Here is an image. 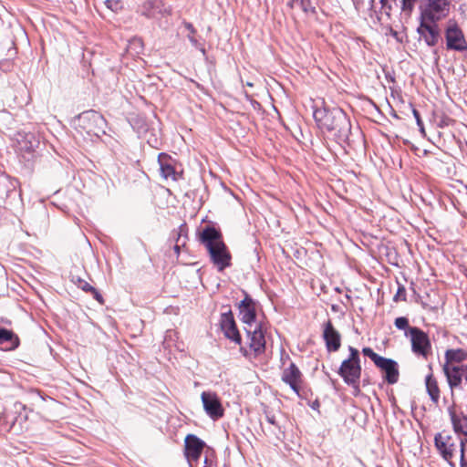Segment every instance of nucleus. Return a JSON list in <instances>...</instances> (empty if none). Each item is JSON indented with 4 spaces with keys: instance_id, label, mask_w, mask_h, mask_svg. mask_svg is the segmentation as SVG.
I'll return each mask as SVG.
<instances>
[{
    "instance_id": "nucleus-1",
    "label": "nucleus",
    "mask_w": 467,
    "mask_h": 467,
    "mask_svg": "<svg viewBox=\"0 0 467 467\" xmlns=\"http://www.w3.org/2000/svg\"><path fill=\"white\" fill-rule=\"evenodd\" d=\"M313 116L321 130L333 133L338 141L348 140L351 124L347 114L341 109H327L326 107L316 109Z\"/></svg>"
},
{
    "instance_id": "nucleus-2",
    "label": "nucleus",
    "mask_w": 467,
    "mask_h": 467,
    "mask_svg": "<svg viewBox=\"0 0 467 467\" xmlns=\"http://www.w3.org/2000/svg\"><path fill=\"white\" fill-rule=\"evenodd\" d=\"M199 241L207 249L210 260L218 271L231 266L232 255L219 229L210 225L203 227L199 233Z\"/></svg>"
},
{
    "instance_id": "nucleus-3",
    "label": "nucleus",
    "mask_w": 467,
    "mask_h": 467,
    "mask_svg": "<svg viewBox=\"0 0 467 467\" xmlns=\"http://www.w3.org/2000/svg\"><path fill=\"white\" fill-rule=\"evenodd\" d=\"M349 357L343 360L337 373L343 379L344 382L359 391V381L361 376V367L359 352L353 347L348 348Z\"/></svg>"
},
{
    "instance_id": "nucleus-4",
    "label": "nucleus",
    "mask_w": 467,
    "mask_h": 467,
    "mask_svg": "<svg viewBox=\"0 0 467 467\" xmlns=\"http://www.w3.org/2000/svg\"><path fill=\"white\" fill-rule=\"evenodd\" d=\"M434 444L441 458L451 467H456L454 459L460 456L462 438L437 433L434 437Z\"/></svg>"
},
{
    "instance_id": "nucleus-5",
    "label": "nucleus",
    "mask_w": 467,
    "mask_h": 467,
    "mask_svg": "<svg viewBox=\"0 0 467 467\" xmlns=\"http://www.w3.org/2000/svg\"><path fill=\"white\" fill-rule=\"evenodd\" d=\"M77 121L78 129L88 136L99 137L101 133H105V119L95 110L82 112L78 115Z\"/></svg>"
},
{
    "instance_id": "nucleus-6",
    "label": "nucleus",
    "mask_w": 467,
    "mask_h": 467,
    "mask_svg": "<svg viewBox=\"0 0 467 467\" xmlns=\"http://www.w3.org/2000/svg\"><path fill=\"white\" fill-rule=\"evenodd\" d=\"M405 335L410 337L411 350L417 356L427 358L431 350V344L428 335L416 327H410Z\"/></svg>"
},
{
    "instance_id": "nucleus-7",
    "label": "nucleus",
    "mask_w": 467,
    "mask_h": 467,
    "mask_svg": "<svg viewBox=\"0 0 467 467\" xmlns=\"http://www.w3.org/2000/svg\"><path fill=\"white\" fill-rule=\"evenodd\" d=\"M449 0H424L420 16L424 19H431V22L434 23L444 18L449 14Z\"/></svg>"
},
{
    "instance_id": "nucleus-8",
    "label": "nucleus",
    "mask_w": 467,
    "mask_h": 467,
    "mask_svg": "<svg viewBox=\"0 0 467 467\" xmlns=\"http://www.w3.org/2000/svg\"><path fill=\"white\" fill-rule=\"evenodd\" d=\"M248 340L249 348L254 352V355H260L265 350V333L266 327L265 324H254V326L244 327Z\"/></svg>"
},
{
    "instance_id": "nucleus-9",
    "label": "nucleus",
    "mask_w": 467,
    "mask_h": 467,
    "mask_svg": "<svg viewBox=\"0 0 467 467\" xmlns=\"http://www.w3.org/2000/svg\"><path fill=\"white\" fill-rule=\"evenodd\" d=\"M205 442L194 434H188L184 441V454L190 467H198Z\"/></svg>"
},
{
    "instance_id": "nucleus-10",
    "label": "nucleus",
    "mask_w": 467,
    "mask_h": 467,
    "mask_svg": "<svg viewBox=\"0 0 467 467\" xmlns=\"http://www.w3.org/2000/svg\"><path fill=\"white\" fill-rule=\"evenodd\" d=\"M203 409L206 414L213 420H218L223 416L224 410L220 399L214 392L203 391L201 395Z\"/></svg>"
},
{
    "instance_id": "nucleus-11",
    "label": "nucleus",
    "mask_w": 467,
    "mask_h": 467,
    "mask_svg": "<svg viewBox=\"0 0 467 467\" xmlns=\"http://www.w3.org/2000/svg\"><path fill=\"white\" fill-rule=\"evenodd\" d=\"M220 326L225 337L237 345H241L242 337L231 310L221 315Z\"/></svg>"
},
{
    "instance_id": "nucleus-12",
    "label": "nucleus",
    "mask_w": 467,
    "mask_h": 467,
    "mask_svg": "<svg viewBox=\"0 0 467 467\" xmlns=\"http://www.w3.org/2000/svg\"><path fill=\"white\" fill-rule=\"evenodd\" d=\"M445 37L448 49L457 51H464L467 49L463 34L456 24H450L448 26Z\"/></svg>"
},
{
    "instance_id": "nucleus-13",
    "label": "nucleus",
    "mask_w": 467,
    "mask_h": 467,
    "mask_svg": "<svg viewBox=\"0 0 467 467\" xmlns=\"http://www.w3.org/2000/svg\"><path fill=\"white\" fill-rule=\"evenodd\" d=\"M238 309L239 318L244 324V327H252L254 324L261 323L256 320L255 303L249 296L246 295L239 303Z\"/></svg>"
},
{
    "instance_id": "nucleus-14",
    "label": "nucleus",
    "mask_w": 467,
    "mask_h": 467,
    "mask_svg": "<svg viewBox=\"0 0 467 467\" xmlns=\"http://www.w3.org/2000/svg\"><path fill=\"white\" fill-rule=\"evenodd\" d=\"M417 31L428 46L433 47L438 43L440 33L436 22L431 23V19L420 16V24Z\"/></svg>"
},
{
    "instance_id": "nucleus-15",
    "label": "nucleus",
    "mask_w": 467,
    "mask_h": 467,
    "mask_svg": "<svg viewBox=\"0 0 467 467\" xmlns=\"http://www.w3.org/2000/svg\"><path fill=\"white\" fill-rule=\"evenodd\" d=\"M465 366L461 364L458 366L443 365L442 370L447 379V382L451 389L460 388L462 380H465Z\"/></svg>"
},
{
    "instance_id": "nucleus-16",
    "label": "nucleus",
    "mask_w": 467,
    "mask_h": 467,
    "mask_svg": "<svg viewBox=\"0 0 467 467\" xmlns=\"http://www.w3.org/2000/svg\"><path fill=\"white\" fill-rule=\"evenodd\" d=\"M323 338L326 343V348L329 352H336L341 346V336L332 325L330 320H327L324 325Z\"/></svg>"
},
{
    "instance_id": "nucleus-17",
    "label": "nucleus",
    "mask_w": 467,
    "mask_h": 467,
    "mask_svg": "<svg viewBox=\"0 0 467 467\" xmlns=\"http://www.w3.org/2000/svg\"><path fill=\"white\" fill-rule=\"evenodd\" d=\"M282 380L288 384L294 392L299 394L302 384V373L295 363H290V365L283 370Z\"/></svg>"
},
{
    "instance_id": "nucleus-18",
    "label": "nucleus",
    "mask_w": 467,
    "mask_h": 467,
    "mask_svg": "<svg viewBox=\"0 0 467 467\" xmlns=\"http://www.w3.org/2000/svg\"><path fill=\"white\" fill-rule=\"evenodd\" d=\"M376 366L384 372V379L389 384L393 385L398 382L400 372L395 360L382 357Z\"/></svg>"
},
{
    "instance_id": "nucleus-19",
    "label": "nucleus",
    "mask_w": 467,
    "mask_h": 467,
    "mask_svg": "<svg viewBox=\"0 0 467 467\" xmlns=\"http://www.w3.org/2000/svg\"><path fill=\"white\" fill-rule=\"evenodd\" d=\"M453 431L459 436L458 438H467V416L462 412H457L454 408L448 410Z\"/></svg>"
},
{
    "instance_id": "nucleus-20",
    "label": "nucleus",
    "mask_w": 467,
    "mask_h": 467,
    "mask_svg": "<svg viewBox=\"0 0 467 467\" xmlns=\"http://www.w3.org/2000/svg\"><path fill=\"white\" fill-rule=\"evenodd\" d=\"M140 12L141 15L148 18H157L159 15L169 13L162 2L159 0H148L144 2L140 7Z\"/></svg>"
},
{
    "instance_id": "nucleus-21",
    "label": "nucleus",
    "mask_w": 467,
    "mask_h": 467,
    "mask_svg": "<svg viewBox=\"0 0 467 467\" xmlns=\"http://www.w3.org/2000/svg\"><path fill=\"white\" fill-rule=\"evenodd\" d=\"M158 162L160 164L161 174L164 179L177 180V173L172 165V160L168 154L163 152L160 153Z\"/></svg>"
},
{
    "instance_id": "nucleus-22",
    "label": "nucleus",
    "mask_w": 467,
    "mask_h": 467,
    "mask_svg": "<svg viewBox=\"0 0 467 467\" xmlns=\"http://www.w3.org/2000/svg\"><path fill=\"white\" fill-rule=\"evenodd\" d=\"M444 358L445 363L443 365L456 366V363H462L467 359V351L462 348L447 349Z\"/></svg>"
},
{
    "instance_id": "nucleus-23",
    "label": "nucleus",
    "mask_w": 467,
    "mask_h": 467,
    "mask_svg": "<svg viewBox=\"0 0 467 467\" xmlns=\"http://www.w3.org/2000/svg\"><path fill=\"white\" fill-rule=\"evenodd\" d=\"M425 386L431 400L437 405L440 400L441 391L438 386V381L431 373L426 376Z\"/></svg>"
},
{
    "instance_id": "nucleus-24",
    "label": "nucleus",
    "mask_w": 467,
    "mask_h": 467,
    "mask_svg": "<svg viewBox=\"0 0 467 467\" xmlns=\"http://www.w3.org/2000/svg\"><path fill=\"white\" fill-rule=\"evenodd\" d=\"M72 282L78 285V288L82 289L85 292H89L93 296V297L100 304H103L104 300L102 296L99 293V291L89 285L86 280L80 278L79 276L72 275Z\"/></svg>"
},
{
    "instance_id": "nucleus-25",
    "label": "nucleus",
    "mask_w": 467,
    "mask_h": 467,
    "mask_svg": "<svg viewBox=\"0 0 467 467\" xmlns=\"http://www.w3.org/2000/svg\"><path fill=\"white\" fill-rule=\"evenodd\" d=\"M176 234H177V239H176V244H175L173 249H174V252L176 253V254L179 255L180 250H181V246H184L185 239L187 237V226H186V224H182L178 228V230L176 232Z\"/></svg>"
},
{
    "instance_id": "nucleus-26",
    "label": "nucleus",
    "mask_w": 467,
    "mask_h": 467,
    "mask_svg": "<svg viewBox=\"0 0 467 467\" xmlns=\"http://www.w3.org/2000/svg\"><path fill=\"white\" fill-rule=\"evenodd\" d=\"M420 0H400L401 15L410 17Z\"/></svg>"
},
{
    "instance_id": "nucleus-27",
    "label": "nucleus",
    "mask_w": 467,
    "mask_h": 467,
    "mask_svg": "<svg viewBox=\"0 0 467 467\" xmlns=\"http://www.w3.org/2000/svg\"><path fill=\"white\" fill-rule=\"evenodd\" d=\"M296 4L305 12L306 14L315 13V7L312 6L310 0H296Z\"/></svg>"
},
{
    "instance_id": "nucleus-28",
    "label": "nucleus",
    "mask_w": 467,
    "mask_h": 467,
    "mask_svg": "<svg viewBox=\"0 0 467 467\" xmlns=\"http://www.w3.org/2000/svg\"><path fill=\"white\" fill-rule=\"evenodd\" d=\"M15 337L17 342V337L14 336L13 332L5 328H0V344H3L7 341H12ZM17 346V343L16 344Z\"/></svg>"
},
{
    "instance_id": "nucleus-29",
    "label": "nucleus",
    "mask_w": 467,
    "mask_h": 467,
    "mask_svg": "<svg viewBox=\"0 0 467 467\" xmlns=\"http://www.w3.org/2000/svg\"><path fill=\"white\" fill-rule=\"evenodd\" d=\"M461 467H467V438H462V446L460 453Z\"/></svg>"
},
{
    "instance_id": "nucleus-30",
    "label": "nucleus",
    "mask_w": 467,
    "mask_h": 467,
    "mask_svg": "<svg viewBox=\"0 0 467 467\" xmlns=\"http://www.w3.org/2000/svg\"><path fill=\"white\" fill-rule=\"evenodd\" d=\"M362 353L364 354V356L366 357H368L373 362L374 364L376 365L380 359H381V356H379V354H377L376 352L373 351L372 348H364L362 349Z\"/></svg>"
},
{
    "instance_id": "nucleus-31",
    "label": "nucleus",
    "mask_w": 467,
    "mask_h": 467,
    "mask_svg": "<svg viewBox=\"0 0 467 467\" xmlns=\"http://www.w3.org/2000/svg\"><path fill=\"white\" fill-rule=\"evenodd\" d=\"M395 327L398 328V329H400V330H405V329H409L410 327H409V320L407 317H397L395 319Z\"/></svg>"
},
{
    "instance_id": "nucleus-32",
    "label": "nucleus",
    "mask_w": 467,
    "mask_h": 467,
    "mask_svg": "<svg viewBox=\"0 0 467 467\" xmlns=\"http://www.w3.org/2000/svg\"><path fill=\"white\" fill-rule=\"evenodd\" d=\"M412 113H413V116H414L415 119H416L417 125L420 128V130L421 132H424L423 122H422V120L420 119V115L419 111L417 109H412Z\"/></svg>"
},
{
    "instance_id": "nucleus-33",
    "label": "nucleus",
    "mask_w": 467,
    "mask_h": 467,
    "mask_svg": "<svg viewBox=\"0 0 467 467\" xmlns=\"http://www.w3.org/2000/svg\"><path fill=\"white\" fill-rule=\"evenodd\" d=\"M105 5L108 8L111 9L112 11H117L120 5L119 0H107L105 2Z\"/></svg>"
},
{
    "instance_id": "nucleus-34",
    "label": "nucleus",
    "mask_w": 467,
    "mask_h": 467,
    "mask_svg": "<svg viewBox=\"0 0 467 467\" xmlns=\"http://www.w3.org/2000/svg\"><path fill=\"white\" fill-rule=\"evenodd\" d=\"M406 290L403 285L399 286L397 294L394 296V300L398 301V298L402 296V299L405 300Z\"/></svg>"
},
{
    "instance_id": "nucleus-35",
    "label": "nucleus",
    "mask_w": 467,
    "mask_h": 467,
    "mask_svg": "<svg viewBox=\"0 0 467 467\" xmlns=\"http://www.w3.org/2000/svg\"><path fill=\"white\" fill-rule=\"evenodd\" d=\"M188 39L193 47L200 48L202 52H204V49L202 47H200L199 42L197 41L193 35H188Z\"/></svg>"
},
{
    "instance_id": "nucleus-36",
    "label": "nucleus",
    "mask_w": 467,
    "mask_h": 467,
    "mask_svg": "<svg viewBox=\"0 0 467 467\" xmlns=\"http://www.w3.org/2000/svg\"><path fill=\"white\" fill-rule=\"evenodd\" d=\"M202 467H213V462L211 459L208 458V456H205L202 462Z\"/></svg>"
},
{
    "instance_id": "nucleus-37",
    "label": "nucleus",
    "mask_w": 467,
    "mask_h": 467,
    "mask_svg": "<svg viewBox=\"0 0 467 467\" xmlns=\"http://www.w3.org/2000/svg\"><path fill=\"white\" fill-rule=\"evenodd\" d=\"M185 27L189 30V32H190L189 35H194L195 34L196 31H195L193 26L191 23H186L185 24Z\"/></svg>"
},
{
    "instance_id": "nucleus-38",
    "label": "nucleus",
    "mask_w": 467,
    "mask_h": 467,
    "mask_svg": "<svg viewBox=\"0 0 467 467\" xmlns=\"http://www.w3.org/2000/svg\"><path fill=\"white\" fill-rule=\"evenodd\" d=\"M266 420L272 424V425H275V418L274 415H266Z\"/></svg>"
},
{
    "instance_id": "nucleus-39",
    "label": "nucleus",
    "mask_w": 467,
    "mask_h": 467,
    "mask_svg": "<svg viewBox=\"0 0 467 467\" xmlns=\"http://www.w3.org/2000/svg\"><path fill=\"white\" fill-rule=\"evenodd\" d=\"M437 304H435L434 306H436ZM422 306H433L432 304H429L427 302H422Z\"/></svg>"
},
{
    "instance_id": "nucleus-40",
    "label": "nucleus",
    "mask_w": 467,
    "mask_h": 467,
    "mask_svg": "<svg viewBox=\"0 0 467 467\" xmlns=\"http://www.w3.org/2000/svg\"><path fill=\"white\" fill-rule=\"evenodd\" d=\"M134 43L140 44V40H136V41H134Z\"/></svg>"
},
{
    "instance_id": "nucleus-41",
    "label": "nucleus",
    "mask_w": 467,
    "mask_h": 467,
    "mask_svg": "<svg viewBox=\"0 0 467 467\" xmlns=\"http://www.w3.org/2000/svg\"><path fill=\"white\" fill-rule=\"evenodd\" d=\"M377 467H381V466H377Z\"/></svg>"
}]
</instances>
